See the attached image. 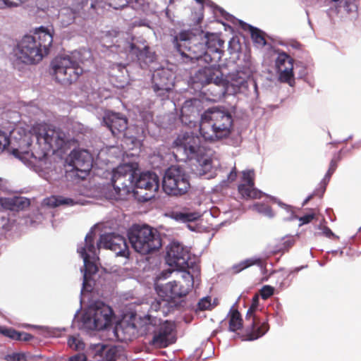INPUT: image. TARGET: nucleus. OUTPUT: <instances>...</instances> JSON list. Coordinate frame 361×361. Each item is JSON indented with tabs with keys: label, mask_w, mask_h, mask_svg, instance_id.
<instances>
[{
	"label": "nucleus",
	"mask_w": 361,
	"mask_h": 361,
	"mask_svg": "<svg viewBox=\"0 0 361 361\" xmlns=\"http://www.w3.org/2000/svg\"><path fill=\"white\" fill-rule=\"evenodd\" d=\"M113 310L109 306L104 305L102 307H97L94 310L90 320H92V328L96 330H102L106 328L111 322Z\"/></svg>",
	"instance_id": "obj_22"
},
{
	"label": "nucleus",
	"mask_w": 361,
	"mask_h": 361,
	"mask_svg": "<svg viewBox=\"0 0 361 361\" xmlns=\"http://www.w3.org/2000/svg\"><path fill=\"white\" fill-rule=\"evenodd\" d=\"M243 327V319L240 313L235 310L232 311L229 319V330L236 331Z\"/></svg>",
	"instance_id": "obj_38"
},
{
	"label": "nucleus",
	"mask_w": 361,
	"mask_h": 361,
	"mask_svg": "<svg viewBox=\"0 0 361 361\" xmlns=\"http://www.w3.org/2000/svg\"><path fill=\"white\" fill-rule=\"evenodd\" d=\"M332 1H334V2H337V1H338L339 0H332Z\"/></svg>",
	"instance_id": "obj_63"
},
{
	"label": "nucleus",
	"mask_w": 361,
	"mask_h": 361,
	"mask_svg": "<svg viewBox=\"0 0 361 361\" xmlns=\"http://www.w3.org/2000/svg\"><path fill=\"white\" fill-rule=\"evenodd\" d=\"M44 205L49 207H57L61 205L73 206L75 204V201L68 197H65L60 195H52L44 200Z\"/></svg>",
	"instance_id": "obj_32"
},
{
	"label": "nucleus",
	"mask_w": 361,
	"mask_h": 361,
	"mask_svg": "<svg viewBox=\"0 0 361 361\" xmlns=\"http://www.w3.org/2000/svg\"><path fill=\"white\" fill-rule=\"evenodd\" d=\"M315 218V214H307L299 218V221L301 222L300 225L307 224L311 222Z\"/></svg>",
	"instance_id": "obj_50"
},
{
	"label": "nucleus",
	"mask_w": 361,
	"mask_h": 361,
	"mask_svg": "<svg viewBox=\"0 0 361 361\" xmlns=\"http://www.w3.org/2000/svg\"><path fill=\"white\" fill-rule=\"evenodd\" d=\"M278 74V80L282 83H287L293 87L295 85V76L293 69L289 71L288 69H282L276 71Z\"/></svg>",
	"instance_id": "obj_36"
},
{
	"label": "nucleus",
	"mask_w": 361,
	"mask_h": 361,
	"mask_svg": "<svg viewBox=\"0 0 361 361\" xmlns=\"http://www.w3.org/2000/svg\"><path fill=\"white\" fill-rule=\"evenodd\" d=\"M11 1V0H0V8L3 9L11 7V5H10Z\"/></svg>",
	"instance_id": "obj_56"
},
{
	"label": "nucleus",
	"mask_w": 361,
	"mask_h": 361,
	"mask_svg": "<svg viewBox=\"0 0 361 361\" xmlns=\"http://www.w3.org/2000/svg\"><path fill=\"white\" fill-rule=\"evenodd\" d=\"M85 245L86 252L94 253L95 252V247L94 245V235L92 233H87L85 236Z\"/></svg>",
	"instance_id": "obj_48"
},
{
	"label": "nucleus",
	"mask_w": 361,
	"mask_h": 361,
	"mask_svg": "<svg viewBox=\"0 0 361 361\" xmlns=\"http://www.w3.org/2000/svg\"><path fill=\"white\" fill-rule=\"evenodd\" d=\"M179 42L176 43V49L183 58L188 59L191 62H204V54L206 53L205 46L202 42H198L195 37H188V33L180 32ZM178 41V37H176Z\"/></svg>",
	"instance_id": "obj_10"
},
{
	"label": "nucleus",
	"mask_w": 361,
	"mask_h": 361,
	"mask_svg": "<svg viewBox=\"0 0 361 361\" xmlns=\"http://www.w3.org/2000/svg\"><path fill=\"white\" fill-rule=\"evenodd\" d=\"M174 86L172 73L165 68L158 69L152 75V88L157 95L164 99Z\"/></svg>",
	"instance_id": "obj_14"
},
{
	"label": "nucleus",
	"mask_w": 361,
	"mask_h": 361,
	"mask_svg": "<svg viewBox=\"0 0 361 361\" xmlns=\"http://www.w3.org/2000/svg\"><path fill=\"white\" fill-rule=\"evenodd\" d=\"M199 101L196 99L186 100L182 106L180 110V119L183 122H192L191 117H195L197 114L198 109L196 104Z\"/></svg>",
	"instance_id": "obj_29"
},
{
	"label": "nucleus",
	"mask_w": 361,
	"mask_h": 361,
	"mask_svg": "<svg viewBox=\"0 0 361 361\" xmlns=\"http://www.w3.org/2000/svg\"><path fill=\"white\" fill-rule=\"evenodd\" d=\"M69 361H87V357L84 354H77L71 357Z\"/></svg>",
	"instance_id": "obj_53"
},
{
	"label": "nucleus",
	"mask_w": 361,
	"mask_h": 361,
	"mask_svg": "<svg viewBox=\"0 0 361 361\" xmlns=\"http://www.w3.org/2000/svg\"><path fill=\"white\" fill-rule=\"evenodd\" d=\"M68 345L71 348L75 350H82L85 346L84 343L75 336H71L68 338Z\"/></svg>",
	"instance_id": "obj_44"
},
{
	"label": "nucleus",
	"mask_w": 361,
	"mask_h": 361,
	"mask_svg": "<svg viewBox=\"0 0 361 361\" xmlns=\"http://www.w3.org/2000/svg\"><path fill=\"white\" fill-rule=\"evenodd\" d=\"M274 293V288L269 285L262 286V288L259 290V295L263 300H267L271 296H272Z\"/></svg>",
	"instance_id": "obj_46"
},
{
	"label": "nucleus",
	"mask_w": 361,
	"mask_h": 361,
	"mask_svg": "<svg viewBox=\"0 0 361 361\" xmlns=\"http://www.w3.org/2000/svg\"><path fill=\"white\" fill-rule=\"evenodd\" d=\"M193 284V275L189 271H183L180 279L157 286L156 290L161 300L152 302L151 309L157 312L168 303H173L176 299L185 298L191 290Z\"/></svg>",
	"instance_id": "obj_4"
},
{
	"label": "nucleus",
	"mask_w": 361,
	"mask_h": 361,
	"mask_svg": "<svg viewBox=\"0 0 361 361\" xmlns=\"http://www.w3.org/2000/svg\"><path fill=\"white\" fill-rule=\"evenodd\" d=\"M135 318L129 321H122L116 325L115 333L117 337L122 341H131L139 335L137 322L135 323Z\"/></svg>",
	"instance_id": "obj_23"
},
{
	"label": "nucleus",
	"mask_w": 361,
	"mask_h": 361,
	"mask_svg": "<svg viewBox=\"0 0 361 361\" xmlns=\"http://www.w3.org/2000/svg\"><path fill=\"white\" fill-rule=\"evenodd\" d=\"M323 233L325 235V236L329 238H334L335 236L334 233L331 231V230L326 226L323 228Z\"/></svg>",
	"instance_id": "obj_55"
},
{
	"label": "nucleus",
	"mask_w": 361,
	"mask_h": 361,
	"mask_svg": "<svg viewBox=\"0 0 361 361\" xmlns=\"http://www.w3.org/2000/svg\"><path fill=\"white\" fill-rule=\"evenodd\" d=\"M236 178H237V171H236L235 166H234L233 168V169L231 170V171L228 175V180L230 182H233V181L235 180Z\"/></svg>",
	"instance_id": "obj_54"
},
{
	"label": "nucleus",
	"mask_w": 361,
	"mask_h": 361,
	"mask_svg": "<svg viewBox=\"0 0 361 361\" xmlns=\"http://www.w3.org/2000/svg\"><path fill=\"white\" fill-rule=\"evenodd\" d=\"M30 205L29 199L25 197L14 196L11 197H0V209L2 210L20 211Z\"/></svg>",
	"instance_id": "obj_25"
},
{
	"label": "nucleus",
	"mask_w": 361,
	"mask_h": 361,
	"mask_svg": "<svg viewBox=\"0 0 361 361\" xmlns=\"http://www.w3.org/2000/svg\"><path fill=\"white\" fill-rule=\"evenodd\" d=\"M8 361H27L26 357L22 353H14L12 355H9L8 357Z\"/></svg>",
	"instance_id": "obj_51"
},
{
	"label": "nucleus",
	"mask_w": 361,
	"mask_h": 361,
	"mask_svg": "<svg viewBox=\"0 0 361 361\" xmlns=\"http://www.w3.org/2000/svg\"><path fill=\"white\" fill-rule=\"evenodd\" d=\"M339 161H340V157L338 155H334V157L331 159V160L330 161L329 169H328L324 179L321 182L322 188H321L320 197H322V195L324 194V192H325L326 187L327 184L329 183L331 176L335 172V171L338 166V163L339 162Z\"/></svg>",
	"instance_id": "obj_33"
},
{
	"label": "nucleus",
	"mask_w": 361,
	"mask_h": 361,
	"mask_svg": "<svg viewBox=\"0 0 361 361\" xmlns=\"http://www.w3.org/2000/svg\"><path fill=\"white\" fill-rule=\"evenodd\" d=\"M238 191L244 199H258L261 197V192L257 190L255 185L239 184Z\"/></svg>",
	"instance_id": "obj_31"
},
{
	"label": "nucleus",
	"mask_w": 361,
	"mask_h": 361,
	"mask_svg": "<svg viewBox=\"0 0 361 361\" xmlns=\"http://www.w3.org/2000/svg\"><path fill=\"white\" fill-rule=\"evenodd\" d=\"M262 262L261 259H247L242 261L236 264H234L231 267L232 272L233 274H238L243 270L256 264H260Z\"/></svg>",
	"instance_id": "obj_37"
},
{
	"label": "nucleus",
	"mask_w": 361,
	"mask_h": 361,
	"mask_svg": "<svg viewBox=\"0 0 361 361\" xmlns=\"http://www.w3.org/2000/svg\"><path fill=\"white\" fill-rule=\"evenodd\" d=\"M113 70H118L120 72H122L124 69H126V66L121 64V63H115L112 65Z\"/></svg>",
	"instance_id": "obj_57"
},
{
	"label": "nucleus",
	"mask_w": 361,
	"mask_h": 361,
	"mask_svg": "<svg viewBox=\"0 0 361 361\" xmlns=\"http://www.w3.org/2000/svg\"><path fill=\"white\" fill-rule=\"evenodd\" d=\"M195 166L196 169H193V171H195V173L199 176H204L209 171H210L212 169V161L205 159L202 162L199 161L198 165Z\"/></svg>",
	"instance_id": "obj_39"
},
{
	"label": "nucleus",
	"mask_w": 361,
	"mask_h": 361,
	"mask_svg": "<svg viewBox=\"0 0 361 361\" xmlns=\"http://www.w3.org/2000/svg\"><path fill=\"white\" fill-rule=\"evenodd\" d=\"M138 1L139 0H110L109 5L114 9H119L123 8L128 4L133 2L137 4Z\"/></svg>",
	"instance_id": "obj_45"
},
{
	"label": "nucleus",
	"mask_w": 361,
	"mask_h": 361,
	"mask_svg": "<svg viewBox=\"0 0 361 361\" xmlns=\"http://www.w3.org/2000/svg\"><path fill=\"white\" fill-rule=\"evenodd\" d=\"M10 145V137L6 133L0 130V154Z\"/></svg>",
	"instance_id": "obj_47"
},
{
	"label": "nucleus",
	"mask_w": 361,
	"mask_h": 361,
	"mask_svg": "<svg viewBox=\"0 0 361 361\" xmlns=\"http://www.w3.org/2000/svg\"><path fill=\"white\" fill-rule=\"evenodd\" d=\"M50 69L56 82L63 85L75 82L83 73L78 62L68 55L55 57L51 62Z\"/></svg>",
	"instance_id": "obj_7"
},
{
	"label": "nucleus",
	"mask_w": 361,
	"mask_h": 361,
	"mask_svg": "<svg viewBox=\"0 0 361 361\" xmlns=\"http://www.w3.org/2000/svg\"><path fill=\"white\" fill-rule=\"evenodd\" d=\"M202 43L205 46L204 63H218L224 54V41L216 34H206Z\"/></svg>",
	"instance_id": "obj_15"
},
{
	"label": "nucleus",
	"mask_w": 361,
	"mask_h": 361,
	"mask_svg": "<svg viewBox=\"0 0 361 361\" xmlns=\"http://www.w3.org/2000/svg\"><path fill=\"white\" fill-rule=\"evenodd\" d=\"M112 250L117 256L129 257L130 250L126 238L114 233H106L100 237L98 247Z\"/></svg>",
	"instance_id": "obj_16"
},
{
	"label": "nucleus",
	"mask_w": 361,
	"mask_h": 361,
	"mask_svg": "<svg viewBox=\"0 0 361 361\" xmlns=\"http://www.w3.org/2000/svg\"><path fill=\"white\" fill-rule=\"evenodd\" d=\"M190 188L188 174L178 166H171L164 173L162 188L169 195L180 196L188 192Z\"/></svg>",
	"instance_id": "obj_8"
},
{
	"label": "nucleus",
	"mask_w": 361,
	"mask_h": 361,
	"mask_svg": "<svg viewBox=\"0 0 361 361\" xmlns=\"http://www.w3.org/2000/svg\"><path fill=\"white\" fill-rule=\"evenodd\" d=\"M293 63L294 60L286 53L282 52L279 54L276 60V70L288 69L291 71V69H293Z\"/></svg>",
	"instance_id": "obj_34"
},
{
	"label": "nucleus",
	"mask_w": 361,
	"mask_h": 361,
	"mask_svg": "<svg viewBox=\"0 0 361 361\" xmlns=\"http://www.w3.org/2000/svg\"><path fill=\"white\" fill-rule=\"evenodd\" d=\"M198 3H200V4H203L204 0H195Z\"/></svg>",
	"instance_id": "obj_62"
},
{
	"label": "nucleus",
	"mask_w": 361,
	"mask_h": 361,
	"mask_svg": "<svg viewBox=\"0 0 361 361\" xmlns=\"http://www.w3.org/2000/svg\"><path fill=\"white\" fill-rule=\"evenodd\" d=\"M255 312L250 307L247 311L245 319L250 323L247 327L245 340L253 341L257 339L264 335L269 329L267 322H261L256 317Z\"/></svg>",
	"instance_id": "obj_18"
},
{
	"label": "nucleus",
	"mask_w": 361,
	"mask_h": 361,
	"mask_svg": "<svg viewBox=\"0 0 361 361\" xmlns=\"http://www.w3.org/2000/svg\"><path fill=\"white\" fill-rule=\"evenodd\" d=\"M159 187L158 176L150 171L141 173L135 182V194L142 201L149 200Z\"/></svg>",
	"instance_id": "obj_12"
},
{
	"label": "nucleus",
	"mask_w": 361,
	"mask_h": 361,
	"mask_svg": "<svg viewBox=\"0 0 361 361\" xmlns=\"http://www.w3.org/2000/svg\"><path fill=\"white\" fill-rule=\"evenodd\" d=\"M100 2L101 0H73L71 9L73 14L80 15L96 11Z\"/></svg>",
	"instance_id": "obj_26"
},
{
	"label": "nucleus",
	"mask_w": 361,
	"mask_h": 361,
	"mask_svg": "<svg viewBox=\"0 0 361 361\" xmlns=\"http://www.w3.org/2000/svg\"><path fill=\"white\" fill-rule=\"evenodd\" d=\"M255 172L253 170H245L242 172L240 184L255 185Z\"/></svg>",
	"instance_id": "obj_42"
},
{
	"label": "nucleus",
	"mask_w": 361,
	"mask_h": 361,
	"mask_svg": "<svg viewBox=\"0 0 361 361\" xmlns=\"http://www.w3.org/2000/svg\"><path fill=\"white\" fill-rule=\"evenodd\" d=\"M172 216L176 221L190 222L198 219L200 215L197 212H173Z\"/></svg>",
	"instance_id": "obj_35"
},
{
	"label": "nucleus",
	"mask_w": 361,
	"mask_h": 361,
	"mask_svg": "<svg viewBox=\"0 0 361 361\" xmlns=\"http://www.w3.org/2000/svg\"><path fill=\"white\" fill-rule=\"evenodd\" d=\"M139 335H152L149 344L155 348H166L173 343L171 336L175 328L174 324L151 315L140 318L137 321Z\"/></svg>",
	"instance_id": "obj_3"
},
{
	"label": "nucleus",
	"mask_w": 361,
	"mask_h": 361,
	"mask_svg": "<svg viewBox=\"0 0 361 361\" xmlns=\"http://www.w3.org/2000/svg\"><path fill=\"white\" fill-rule=\"evenodd\" d=\"M233 126V117L228 111L212 108L201 116L200 133L205 140H221L230 135Z\"/></svg>",
	"instance_id": "obj_2"
},
{
	"label": "nucleus",
	"mask_w": 361,
	"mask_h": 361,
	"mask_svg": "<svg viewBox=\"0 0 361 361\" xmlns=\"http://www.w3.org/2000/svg\"><path fill=\"white\" fill-rule=\"evenodd\" d=\"M132 178L133 169L129 164L120 165L114 171L111 183L116 200H122L130 193L128 185L131 183Z\"/></svg>",
	"instance_id": "obj_11"
},
{
	"label": "nucleus",
	"mask_w": 361,
	"mask_h": 361,
	"mask_svg": "<svg viewBox=\"0 0 361 361\" xmlns=\"http://www.w3.org/2000/svg\"><path fill=\"white\" fill-rule=\"evenodd\" d=\"M116 354V348L98 344L95 346L94 357L96 361H115Z\"/></svg>",
	"instance_id": "obj_28"
},
{
	"label": "nucleus",
	"mask_w": 361,
	"mask_h": 361,
	"mask_svg": "<svg viewBox=\"0 0 361 361\" xmlns=\"http://www.w3.org/2000/svg\"><path fill=\"white\" fill-rule=\"evenodd\" d=\"M104 123L114 136L124 132L128 128L127 118L118 113L107 112L104 116Z\"/></svg>",
	"instance_id": "obj_21"
},
{
	"label": "nucleus",
	"mask_w": 361,
	"mask_h": 361,
	"mask_svg": "<svg viewBox=\"0 0 361 361\" xmlns=\"http://www.w3.org/2000/svg\"><path fill=\"white\" fill-rule=\"evenodd\" d=\"M190 252L179 243H173L169 246L166 257V263L178 270L187 271L186 269L193 268L194 264L189 262Z\"/></svg>",
	"instance_id": "obj_13"
},
{
	"label": "nucleus",
	"mask_w": 361,
	"mask_h": 361,
	"mask_svg": "<svg viewBox=\"0 0 361 361\" xmlns=\"http://www.w3.org/2000/svg\"><path fill=\"white\" fill-rule=\"evenodd\" d=\"M27 0H11L10 2V5L11 7L18 6L19 4L25 2Z\"/></svg>",
	"instance_id": "obj_58"
},
{
	"label": "nucleus",
	"mask_w": 361,
	"mask_h": 361,
	"mask_svg": "<svg viewBox=\"0 0 361 361\" xmlns=\"http://www.w3.org/2000/svg\"><path fill=\"white\" fill-rule=\"evenodd\" d=\"M128 238L134 250L141 255L152 253L161 247L159 233L147 225H133L128 231Z\"/></svg>",
	"instance_id": "obj_6"
},
{
	"label": "nucleus",
	"mask_w": 361,
	"mask_h": 361,
	"mask_svg": "<svg viewBox=\"0 0 361 361\" xmlns=\"http://www.w3.org/2000/svg\"><path fill=\"white\" fill-rule=\"evenodd\" d=\"M254 207L257 212L261 213L267 216L273 217L274 212L272 211L271 207L264 203H257L254 205Z\"/></svg>",
	"instance_id": "obj_41"
},
{
	"label": "nucleus",
	"mask_w": 361,
	"mask_h": 361,
	"mask_svg": "<svg viewBox=\"0 0 361 361\" xmlns=\"http://www.w3.org/2000/svg\"><path fill=\"white\" fill-rule=\"evenodd\" d=\"M52 35L44 27L36 29L34 35H25L13 49L15 64L35 65L48 55Z\"/></svg>",
	"instance_id": "obj_1"
},
{
	"label": "nucleus",
	"mask_w": 361,
	"mask_h": 361,
	"mask_svg": "<svg viewBox=\"0 0 361 361\" xmlns=\"http://www.w3.org/2000/svg\"><path fill=\"white\" fill-rule=\"evenodd\" d=\"M316 195V192H314L312 195H310L305 201L304 204H306L308 201H310L313 196Z\"/></svg>",
	"instance_id": "obj_61"
},
{
	"label": "nucleus",
	"mask_w": 361,
	"mask_h": 361,
	"mask_svg": "<svg viewBox=\"0 0 361 361\" xmlns=\"http://www.w3.org/2000/svg\"><path fill=\"white\" fill-rule=\"evenodd\" d=\"M209 66H205L197 71L194 80L195 82H199L202 85V88L214 80L216 76H219L221 72L219 65L212 63Z\"/></svg>",
	"instance_id": "obj_24"
},
{
	"label": "nucleus",
	"mask_w": 361,
	"mask_h": 361,
	"mask_svg": "<svg viewBox=\"0 0 361 361\" xmlns=\"http://www.w3.org/2000/svg\"><path fill=\"white\" fill-rule=\"evenodd\" d=\"M211 299L209 297H205L201 299L197 303V310L204 311L209 310L211 307Z\"/></svg>",
	"instance_id": "obj_49"
},
{
	"label": "nucleus",
	"mask_w": 361,
	"mask_h": 361,
	"mask_svg": "<svg viewBox=\"0 0 361 361\" xmlns=\"http://www.w3.org/2000/svg\"><path fill=\"white\" fill-rule=\"evenodd\" d=\"M6 188V181L2 178H0V190Z\"/></svg>",
	"instance_id": "obj_59"
},
{
	"label": "nucleus",
	"mask_w": 361,
	"mask_h": 361,
	"mask_svg": "<svg viewBox=\"0 0 361 361\" xmlns=\"http://www.w3.org/2000/svg\"><path fill=\"white\" fill-rule=\"evenodd\" d=\"M173 145L177 151L183 150L187 157L192 156L200 149V138L192 133L180 134L174 140Z\"/></svg>",
	"instance_id": "obj_19"
},
{
	"label": "nucleus",
	"mask_w": 361,
	"mask_h": 361,
	"mask_svg": "<svg viewBox=\"0 0 361 361\" xmlns=\"http://www.w3.org/2000/svg\"><path fill=\"white\" fill-rule=\"evenodd\" d=\"M244 82L245 80L243 78H240L237 83L230 82L224 78L221 72L219 76H216L214 80L202 88V93L207 100L216 102L220 101L226 94H235L238 92Z\"/></svg>",
	"instance_id": "obj_9"
},
{
	"label": "nucleus",
	"mask_w": 361,
	"mask_h": 361,
	"mask_svg": "<svg viewBox=\"0 0 361 361\" xmlns=\"http://www.w3.org/2000/svg\"><path fill=\"white\" fill-rule=\"evenodd\" d=\"M78 252L84 261L85 273L83 276V286H86L87 282L91 279L93 274H96L98 271L97 265L90 260V255L86 253V248L81 247L78 250Z\"/></svg>",
	"instance_id": "obj_27"
},
{
	"label": "nucleus",
	"mask_w": 361,
	"mask_h": 361,
	"mask_svg": "<svg viewBox=\"0 0 361 361\" xmlns=\"http://www.w3.org/2000/svg\"><path fill=\"white\" fill-rule=\"evenodd\" d=\"M0 334L16 341H28L33 336L25 332H20L12 328H7L0 326Z\"/></svg>",
	"instance_id": "obj_30"
},
{
	"label": "nucleus",
	"mask_w": 361,
	"mask_h": 361,
	"mask_svg": "<svg viewBox=\"0 0 361 361\" xmlns=\"http://www.w3.org/2000/svg\"><path fill=\"white\" fill-rule=\"evenodd\" d=\"M71 164L74 169L81 172H89L92 166L91 154L85 149H74L71 154Z\"/></svg>",
	"instance_id": "obj_20"
},
{
	"label": "nucleus",
	"mask_w": 361,
	"mask_h": 361,
	"mask_svg": "<svg viewBox=\"0 0 361 361\" xmlns=\"http://www.w3.org/2000/svg\"><path fill=\"white\" fill-rule=\"evenodd\" d=\"M251 38L255 43L259 45L264 46L267 43L266 39L264 37L263 32L257 27L249 26Z\"/></svg>",
	"instance_id": "obj_40"
},
{
	"label": "nucleus",
	"mask_w": 361,
	"mask_h": 361,
	"mask_svg": "<svg viewBox=\"0 0 361 361\" xmlns=\"http://www.w3.org/2000/svg\"><path fill=\"white\" fill-rule=\"evenodd\" d=\"M35 133L37 143L41 149L32 154L35 158L39 160L45 158L51 150L56 152L62 149L68 142L66 133L51 125L39 124L35 128Z\"/></svg>",
	"instance_id": "obj_5"
},
{
	"label": "nucleus",
	"mask_w": 361,
	"mask_h": 361,
	"mask_svg": "<svg viewBox=\"0 0 361 361\" xmlns=\"http://www.w3.org/2000/svg\"><path fill=\"white\" fill-rule=\"evenodd\" d=\"M294 245V240L288 238L287 239H284L283 242L280 243L277 245V250H275L276 252H285L288 251V250Z\"/></svg>",
	"instance_id": "obj_43"
},
{
	"label": "nucleus",
	"mask_w": 361,
	"mask_h": 361,
	"mask_svg": "<svg viewBox=\"0 0 361 361\" xmlns=\"http://www.w3.org/2000/svg\"><path fill=\"white\" fill-rule=\"evenodd\" d=\"M133 40V42L129 46V52L135 55L141 67L145 68L155 61V53L150 51L146 40L143 39Z\"/></svg>",
	"instance_id": "obj_17"
},
{
	"label": "nucleus",
	"mask_w": 361,
	"mask_h": 361,
	"mask_svg": "<svg viewBox=\"0 0 361 361\" xmlns=\"http://www.w3.org/2000/svg\"><path fill=\"white\" fill-rule=\"evenodd\" d=\"M259 306V295L255 294L252 299V303L250 307V308L254 310L255 311L257 310V307Z\"/></svg>",
	"instance_id": "obj_52"
},
{
	"label": "nucleus",
	"mask_w": 361,
	"mask_h": 361,
	"mask_svg": "<svg viewBox=\"0 0 361 361\" xmlns=\"http://www.w3.org/2000/svg\"><path fill=\"white\" fill-rule=\"evenodd\" d=\"M12 154H13L15 157H19V151H18V149H13V151H12Z\"/></svg>",
	"instance_id": "obj_60"
}]
</instances>
